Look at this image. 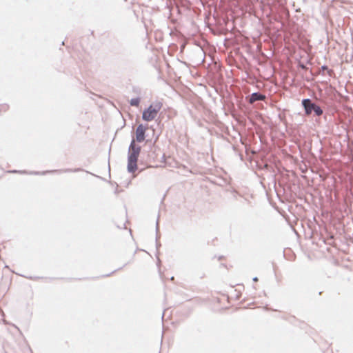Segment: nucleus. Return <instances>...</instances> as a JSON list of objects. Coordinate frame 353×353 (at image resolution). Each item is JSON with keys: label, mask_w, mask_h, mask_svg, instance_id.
Wrapping results in <instances>:
<instances>
[{"label": "nucleus", "mask_w": 353, "mask_h": 353, "mask_svg": "<svg viewBox=\"0 0 353 353\" xmlns=\"http://www.w3.org/2000/svg\"><path fill=\"white\" fill-rule=\"evenodd\" d=\"M148 126L144 125L143 123H140L137 125L135 131V142L141 143L146 137V130Z\"/></svg>", "instance_id": "obj_4"}, {"label": "nucleus", "mask_w": 353, "mask_h": 353, "mask_svg": "<svg viewBox=\"0 0 353 353\" xmlns=\"http://www.w3.org/2000/svg\"><path fill=\"white\" fill-rule=\"evenodd\" d=\"M161 245V243L159 241H156V248H157V250L159 249Z\"/></svg>", "instance_id": "obj_15"}, {"label": "nucleus", "mask_w": 353, "mask_h": 353, "mask_svg": "<svg viewBox=\"0 0 353 353\" xmlns=\"http://www.w3.org/2000/svg\"><path fill=\"white\" fill-rule=\"evenodd\" d=\"M108 170H109V172L110 171V164H108Z\"/></svg>", "instance_id": "obj_21"}, {"label": "nucleus", "mask_w": 353, "mask_h": 353, "mask_svg": "<svg viewBox=\"0 0 353 353\" xmlns=\"http://www.w3.org/2000/svg\"><path fill=\"white\" fill-rule=\"evenodd\" d=\"M8 109V105L7 104H1L0 105V112H6Z\"/></svg>", "instance_id": "obj_10"}, {"label": "nucleus", "mask_w": 353, "mask_h": 353, "mask_svg": "<svg viewBox=\"0 0 353 353\" xmlns=\"http://www.w3.org/2000/svg\"><path fill=\"white\" fill-rule=\"evenodd\" d=\"M86 172H87V173H90V172L89 171H86ZM91 174H92V173H91ZM92 175H93V174H92ZM94 176H95V175L94 174Z\"/></svg>", "instance_id": "obj_22"}, {"label": "nucleus", "mask_w": 353, "mask_h": 353, "mask_svg": "<svg viewBox=\"0 0 353 353\" xmlns=\"http://www.w3.org/2000/svg\"><path fill=\"white\" fill-rule=\"evenodd\" d=\"M125 1H127V0H124Z\"/></svg>", "instance_id": "obj_24"}, {"label": "nucleus", "mask_w": 353, "mask_h": 353, "mask_svg": "<svg viewBox=\"0 0 353 353\" xmlns=\"http://www.w3.org/2000/svg\"><path fill=\"white\" fill-rule=\"evenodd\" d=\"M321 70H322L323 72H325V71H326V72H327V73H329V74H330V72H332V70H330L329 69L328 66H327V65H322V66H321Z\"/></svg>", "instance_id": "obj_11"}, {"label": "nucleus", "mask_w": 353, "mask_h": 353, "mask_svg": "<svg viewBox=\"0 0 353 353\" xmlns=\"http://www.w3.org/2000/svg\"><path fill=\"white\" fill-rule=\"evenodd\" d=\"M117 270H116L113 271L112 272H111V273H110V274H108L103 275V276H104V277H105V276H110L112 273H114V272H116Z\"/></svg>", "instance_id": "obj_18"}, {"label": "nucleus", "mask_w": 353, "mask_h": 353, "mask_svg": "<svg viewBox=\"0 0 353 353\" xmlns=\"http://www.w3.org/2000/svg\"><path fill=\"white\" fill-rule=\"evenodd\" d=\"M140 101H141L140 97L132 98L130 101V104L132 106L137 107L139 105Z\"/></svg>", "instance_id": "obj_8"}, {"label": "nucleus", "mask_w": 353, "mask_h": 353, "mask_svg": "<svg viewBox=\"0 0 353 353\" xmlns=\"http://www.w3.org/2000/svg\"><path fill=\"white\" fill-rule=\"evenodd\" d=\"M163 106L161 101H156L152 103L147 108L144 109L142 112V119L145 121H151L155 119L158 112Z\"/></svg>", "instance_id": "obj_2"}, {"label": "nucleus", "mask_w": 353, "mask_h": 353, "mask_svg": "<svg viewBox=\"0 0 353 353\" xmlns=\"http://www.w3.org/2000/svg\"><path fill=\"white\" fill-rule=\"evenodd\" d=\"M270 4H274L275 10H283V2L282 0H268Z\"/></svg>", "instance_id": "obj_7"}, {"label": "nucleus", "mask_w": 353, "mask_h": 353, "mask_svg": "<svg viewBox=\"0 0 353 353\" xmlns=\"http://www.w3.org/2000/svg\"><path fill=\"white\" fill-rule=\"evenodd\" d=\"M10 172H11V173H26V171H20V170H13L10 171Z\"/></svg>", "instance_id": "obj_14"}, {"label": "nucleus", "mask_w": 353, "mask_h": 353, "mask_svg": "<svg viewBox=\"0 0 353 353\" xmlns=\"http://www.w3.org/2000/svg\"><path fill=\"white\" fill-rule=\"evenodd\" d=\"M81 171H84L83 169L82 168H74V169H70V168H67V169H64V170H47V171H43L42 172H31L30 174H36V175H38V174H46L47 173H66V172H81Z\"/></svg>", "instance_id": "obj_5"}, {"label": "nucleus", "mask_w": 353, "mask_h": 353, "mask_svg": "<svg viewBox=\"0 0 353 353\" xmlns=\"http://www.w3.org/2000/svg\"><path fill=\"white\" fill-rule=\"evenodd\" d=\"M265 99V96L259 92H255L247 97L248 101L253 103L256 101H263Z\"/></svg>", "instance_id": "obj_6"}, {"label": "nucleus", "mask_w": 353, "mask_h": 353, "mask_svg": "<svg viewBox=\"0 0 353 353\" xmlns=\"http://www.w3.org/2000/svg\"><path fill=\"white\" fill-rule=\"evenodd\" d=\"M157 265H159L160 263H161V261L159 259V258L157 256Z\"/></svg>", "instance_id": "obj_19"}, {"label": "nucleus", "mask_w": 353, "mask_h": 353, "mask_svg": "<svg viewBox=\"0 0 353 353\" xmlns=\"http://www.w3.org/2000/svg\"><path fill=\"white\" fill-rule=\"evenodd\" d=\"M141 151V147L135 143V140L133 137L128 151L127 170L129 173H134L138 169L137 161Z\"/></svg>", "instance_id": "obj_1"}, {"label": "nucleus", "mask_w": 353, "mask_h": 353, "mask_svg": "<svg viewBox=\"0 0 353 353\" xmlns=\"http://www.w3.org/2000/svg\"><path fill=\"white\" fill-rule=\"evenodd\" d=\"M301 105L306 115H310L314 112L315 116H321L323 113L322 108L316 103L312 101L310 99L307 98L302 99Z\"/></svg>", "instance_id": "obj_3"}, {"label": "nucleus", "mask_w": 353, "mask_h": 353, "mask_svg": "<svg viewBox=\"0 0 353 353\" xmlns=\"http://www.w3.org/2000/svg\"><path fill=\"white\" fill-rule=\"evenodd\" d=\"M160 234H159V218L157 219V223H156V238H155V241H157L159 240L160 239Z\"/></svg>", "instance_id": "obj_9"}, {"label": "nucleus", "mask_w": 353, "mask_h": 353, "mask_svg": "<svg viewBox=\"0 0 353 353\" xmlns=\"http://www.w3.org/2000/svg\"><path fill=\"white\" fill-rule=\"evenodd\" d=\"M273 9H275V8H274V4H272V12H274V10H273Z\"/></svg>", "instance_id": "obj_20"}, {"label": "nucleus", "mask_w": 353, "mask_h": 353, "mask_svg": "<svg viewBox=\"0 0 353 353\" xmlns=\"http://www.w3.org/2000/svg\"><path fill=\"white\" fill-rule=\"evenodd\" d=\"M222 258H223V256H221L219 257V259L221 260Z\"/></svg>", "instance_id": "obj_23"}, {"label": "nucleus", "mask_w": 353, "mask_h": 353, "mask_svg": "<svg viewBox=\"0 0 353 353\" xmlns=\"http://www.w3.org/2000/svg\"><path fill=\"white\" fill-rule=\"evenodd\" d=\"M298 67L299 68H301L302 70H307L308 69V68L302 62H299L298 63Z\"/></svg>", "instance_id": "obj_12"}, {"label": "nucleus", "mask_w": 353, "mask_h": 353, "mask_svg": "<svg viewBox=\"0 0 353 353\" xmlns=\"http://www.w3.org/2000/svg\"><path fill=\"white\" fill-rule=\"evenodd\" d=\"M21 276H23L25 278H27L28 279H30V280H34L36 279L37 277H32V276H24V275H21Z\"/></svg>", "instance_id": "obj_16"}, {"label": "nucleus", "mask_w": 353, "mask_h": 353, "mask_svg": "<svg viewBox=\"0 0 353 353\" xmlns=\"http://www.w3.org/2000/svg\"><path fill=\"white\" fill-rule=\"evenodd\" d=\"M252 281H253L254 282H256V281H259V279H258V277H257V276H254V277L252 279Z\"/></svg>", "instance_id": "obj_17"}, {"label": "nucleus", "mask_w": 353, "mask_h": 353, "mask_svg": "<svg viewBox=\"0 0 353 353\" xmlns=\"http://www.w3.org/2000/svg\"><path fill=\"white\" fill-rule=\"evenodd\" d=\"M278 117H279V120H280L281 121H282V122H283V121H284L285 120V115H283V114H279L278 115Z\"/></svg>", "instance_id": "obj_13"}]
</instances>
